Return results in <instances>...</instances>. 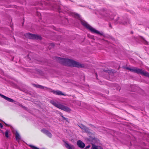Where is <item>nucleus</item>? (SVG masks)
I'll return each instance as SVG.
<instances>
[{
    "instance_id": "f257e3e1",
    "label": "nucleus",
    "mask_w": 149,
    "mask_h": 149,
    "mask_svg": "<svg viewBox=\"0 0 149 149\" xmlns=\"http://www.w3.org/2000/svg\"><path fill=\"white\" fill-rule=\"evenodd\" d=\"M58 61L61 63L68 66H73L77 68H82L84 65L72 60L69 59L58 58Z\"/></svg>"
},
{
    "instance_id": "4be33fe9",
    "label": "nucleus",
    "mask_w": 149,
    "mask_h": 149,
    "mask_svg": "<svg viewBox=\"0 0 149 149\" xmlns=\"http://www.w3.org/2000/svg\"><path fill=\"white\" fill-rule=\"evenodd\" d=\"M145 76L149 77V73L147 72Z\"/></svg>"
},
{
    "instance_id": "39448f33",
    "label": "nucleus",
    "mask_w": 149,
    "mask_h": 149,
    "mask_svg": "<svg viewBox=\"0 0 149 149\" xmlns=\"http://www.w3.org/2000/svg\"><path fill=\"white\" fill-rule=\"evenodd\" d=\"M25 37L30 39L41 40L42 37L40 35L31 34L30 33H26L25 35Z\"/></svg>"
},
{
    "instance_id": "a878e982",
    "label": "nucleus",
    "mask_w": 149,
    "mask_h": 149,
    "mask_svg": "<svg viewBox=\"0 0 149 149\" xmlns=\"http://www.w3.org/2000/svg\"><path fill=\"white\" fill-rule=\"evenodd\" d=\"M124 25H126L127 24V22H125L123 23Z\"/></svg>"
},
{
    "instance_id": "cd10ccee",
    "label": "nucleus",
    "mask_w": 149,
    "mask_h": 149,
    "mask_svg": "<svg viewBox=\"0 0 149 149\" xmlns=\"http://www.w3.org/2000/svg\"><path fill=\"white\" fill-rule=\"evenodd\" d=\"M109 24V26L110 27H111V28H112V26H111V24Z\"/></svg>"
},
{
    "instance_id": "2eb2a0df",
    "label": "nucleus",
    "mask_w": 149,
    "mask_h": 149,
    "mask_svg": "<svg viewBox=\"0 0 149 149\" xmlns=\"http://www.w3.org/2000/svg\"><path fill=\"white\" fill-rule=\"evenodd\" d=\"M79 126L81 129L82 130H84L85 129L86 126L82 124H81L80 126Z\"/></svg>"
},
{
    "instance_id": "dca6fc26",
    "label": "nucleus",
    "mask_w": 149,
    "mask_h": 149,
    "mask_svg": "<svg viewBox=\"0 0 149 149\" xmlns=\"http://www.w3.org/2000/svg\"><path fill=\"white\" fill-rule=\"evenodd\" d=\"M9 132V131L8 130H6L5 132V136L7 138H8L9 137V136H8Z\"/></svg>"
},
{
    "instance_id": "6ab92c4d",
    "label": "nucleus",
    "mask_w": 149,
    "mask_h": 149,
    "mask_svg": "<svg viewBox=\"0 0 149 149\" xmlns=\"http://www.w3.org/2000/svg\"><path fill=\"white\" fill-rule=\"evenodd\" d=\"M92 149H98L97 147V146L94 145H93L92 146Z\"/></svg>"
},
{
    "instance_id": "412c9836",
    "label": "nucleus",
    "mask_w": 149,
    "mask_h": 149,
    "mask_svg": "<svg viewBox=\"0 0 149 149\" xmlns=\"http://www.w3.org/2000/svg\"><path fill=\"white\" fill-rule=\"evenodd\" d=\"M103 72H105L107 73H109L110 71V70H103Z\"/></svg>"
},
{
    "instance_id": "f8f14e48",
    "label": "nucleus",
    "mask_w": 149,
    "mask_h": 149,
    "mask_svg": "<svg viewBox=\"0 0 149 149\" xmlns=\"http://www.w3.org/2000/svg\"><path fill=\"white\" fill-rule=\"evenodd\" d=\"M54 94L58 95H65L61 91H51Z\"/></svg>"
},
{
    "instance_id": "a211bd4d",
    "label": "nucleus",
    "mask_w": 149,
    "mask_h": 149,
    "mask_svg": "<svg viewBox=\"0 0 149 149\" xmlns=\"http://www.w3.org/2000/svg\"><path fill=\"white\" fill-rule=\"evenodd\" d=\"M142 39L144 41V43L146 45H149V43L146 41L144 38H142Z\"/></svg>"
},
{
    "instance_id": "6e6552de",
    "label": "nucleus",
    "mask_w": 149,
    "mask_h": 149,
    "mask_svg": "<svg viewBox=\"0 0 149 149\" xmlns=\"http://www.w3.org/2000/svg\"><path fill=\"white\" fill-rule=\"evenodd\" d=\"M0 96L1 97H3V98L4 99H5L6 100H7L9 102H15L14 100H13V99L10 98L8 97H7L5 96V95H3L2 94H0Z\"/></svg>"
},
{
    "instance_id": "aec40b11",
    "label": "nucleus",
    "mask_w": 149,
    "mask_h": 149,
    "mask_svg": "<svg viewBox=\"0 0 149 149\" xmlns=\"http://www.w3.org/2000/svg\"><path fill=\"white\" fill-rule=\"evenodd\" d=\"M75 16L76 18H77L78 19L80 18V16L78 14H76L75 15Z\"/></svg>"
},
{
    "instance_id": "423d86ee",
    "label": "nucleus",
    "mask_w": 149,
    "mask_h": 149,
    "mask_svg": "<svg viewBox=\"0 0 149 149\" xmlns=\"http://www.w3.org/2000/svg\"><path fill=\"white\" fill-rule=\"evenodd\" d=\"M83 130L84 131V132H86L88 133L89 137H91V140H93L95 139V137L94 136V134L90 132V130L88 127L86 126Z\"/></svg>"
},
{
    "instance_id": "393cba45",
    "label": "nucleus",
    "mask_w": 149,
    "mask_h": 149,
    "mask_svg": "<svg viewBox=\"0 0 149 149\" xmlns=\"http://www.w3.org/2000/svg\"><path fill=\"white\" fill-rule=\"evenodd\" d=\"M19 106L22 107L23 108H25V107L22 105V104H20L19 105Z\"/></svg>"
},
{
    "instance_id": "7c9ffc66",
    "label": "nucleus",
    "mask_w": 149,
    "mask_h": 149,
    "mask_svg": "<svg viewBox=\"0 0 149 149\" xmlns=\"http://www.w3.org/2000/svg\"><path fill=\"white\" fill-rule=\"evenodd\" d=\"M89 125L90 126H93V125H92L91 124H90Z\"/></svg>"
},
{
    "instance_id": "1a4fd4ad",
    "label": "nucleus",
    "mask_w": 149,
    "mask_h": 149,
    "mask_svg": "<svg viewBox=\"0 0 149 149\" xmlns=\"http://www.w3.org/2000/svg\"><path fill=\"white\" fill-rule=\"evenodd\" d=\"M65 146L68 149H75V147L73 145H70L66 141H64Z\"/></svg>"
},
{
    "instance_id": "f03ea898",
    "label": "nucleus",
    "mask_w": 149,
    "mask_h": 149,
    "mask_svg": "<svg viewBox=\"0 0 149 149\" xmlns=\"http://www.w3.org/2000/svg\"><path fill=\"white\" fill-rule=\"evenodd\" d=\"M50 102L54 106L65 111L70 112L71 111V109L68 107L60 104L54 100H51Z\"/></svg>"
},
{
    "instance_id": "bb28decb",
    "label": "nucleus",
    "mask_w": 149,
    "mask_h": 149,
    "mask_svg": "<svg viewBox=\"0 0 149 149\" xmlns=\"http://www.w3.org/2000/svg\"><path fill=\"white\" fill-rule=\"evenodd\" d=\"M90 146H86V148H90Z\"/></svg>"
},
{
    "instance_id": "5701e85b",
    "label": "nucleus",
    "mask_w": 149,
    "mask_h": 149,
    "mask_svg": "<svg viewBox=\"0 0 149 149\" xmlns=\"http://www.w3.org/2000/svg\"><path fill=\"white\" fill-rule=\"evenodd\" d=\"M0 127L1 128H2L3 127V126L2 124L1 123H0Z\"/></svg>"
},
{
    "instance_id": "c85d7f7f",
    "label": "nucleus",
    "mask_w": 149,
    "mask_h": 149,
    "mask_svg": "<svg viewBox=\"0 0 149 149\" xmlns=\"http://www.w3.org/2000/svg\"><path fill=\"white\" fill-rule=\"evenodd\" d=\"M95 74H96V78L97 79V74L96 73Z\"/></svg>"
},
{
    "instance_id": "2f4dec72",
    "label": "nucleus",
    "mask_w": 149,
    "mask_h": 149,
    "mask_svg": "<svg viewBox=\"0 0 149 149\" xmlns=\"http://www.w3.org/2000/svg\"><path fill=\"white\" fill-rule=\"evenodd\" d=\"M131 33H133V32H131Z\"/></svg>"
},
{
    "instance_id": "20e7f679",
    "label": "nucleus",
    "mask_w": 149,
    "mask_h": 149,
    "mask_svg": "<svg viewBox=\"0 0 149 149\" xmlns=\"http://www.w3.org/2000/svg\"><path fill=\"white\" fill-rule=\"evenodd\" d=\"M126 68V69L129 70L131 72H132L137 74H140L145 76L146 75V71H144L141 69H139L137 68L134 67L131 68L129 67H127Z\"/></svg>"
},
{
    "instance_id": "4468645a",
    "label": "nucleus",
    "mask_w": 149,
    "mask_h": 149,
    "mask_svg": "<svg viewBox=\"0 0 149 149\" xmlns=\"http://www.w3.org/2000/svg\"><path fill=\"white\" fill-rule=\"evenodd\" d=\"M15 138L16 140L18 141H19L21 139L19 134L17 132H16L15 133Z\"/></svg>"
},
{
    "instance_id": "ddd939ff",
    "label": "nucleus",
    "mask_w": 149,
    "mask_h": 149,
    "mask_svg": "<svg viewBox=\"0 0 149 149\" xmlns=\"http://www.w3.org/2000/svg\"><path fill=\"white\" fill-rule=\"evenodd\" d=\"M33 86H34L35 87H36V88H40V89H44L45 88H46L47 89V88L46 87H45L44 86H41V85H40L36 84H33Z\"/></svg>"
},
{
    "instance_id": "7ed1b4c3",
    "label": "nucleus",
    "mask_w": 149,
    "mask_h": 149,
    "mask_svg": "<svg viewBox=\"0 0 149 149\" xmlns=\"http://www.w3.org/2000/svg\"><path fill=\"white\" fill-rule=\"evenodd\" d=\"M81 23L82 25L87 29H89L92 32L97 33L101 36H102L103 35V33L102 32H100L98 31L92 27L86 22L82 21H81Z\"/></svg>"
},
{
    "instance_id": "0eeeda50",
    "label": "nucleus",
    "mask_w": 149,
    "mask_h": 149,
    "mask_svg": "<svg viewBox=\"0 0 149 149\" xmlns=\"http://www.w3.org/2000/svg\"><path fill=\"white\" fill-rule=\"evenodd\" d=\"M41 131L44 133L46 134L50 138L52 137V134L48 130H46L45 128L42 129L41 130Z\"/></svg>"
},
{
    "instance_id": "9b49d317",
    "label": "nucleus",
    "mask_w": 149,
    "mask_h": 149,
    "mask_svg": "<svg viewBox=\"0 0 149 149\" xmlns=\"http://www.w3.org/2000/svg\"><path fill=\"white\" fill-rule=\"evenodd\" d=\"M108 11L104 9H103L100 12L101 14L103 16L107 17L109 16L108 13Z\"/></svg>"
},
{
    "instance_id": "f3484780",
    "label": "nucleus",
    "mask_w": 149,
    "mask_h": 149,
    "mask_svg": "<svg viewBox=\"0 0 149 149\" xmlns=\"http://www.w3.org/2000/svg\"><path fill=\"white\" fill-rule=\"evenodd\" d=\"M61 116L63 120H66L67 122L68 121V119L64 117L63 116V115L62 114H61Z\"/></svg>"
},
{
    "instance_id": "c756f323",
    "label": "nucleus",
    "mask_w": 149,
    "mask_h": 149,
    "mask_svg": "<svg viewBox=\"0 0 149 149\" xmlns=\"http://www.w3.org/2000/svg\"><path fill=\"white\" fill-rule=\"evenodd\" d=\"M4 123L5 124V125H6V126H8V124H7L6 123H5L4 122Z\"/></svg>"
},
{
    "instance_id": "9d476101",
    "label": "nucleus",
    "mask_w": 149,
    "mask_h": 149,
    "mask_svg": "<svg viewBox=\"0 0 149 149\" xmlns=\"http://www.w3.org/2000/svg\"><path fill=\"white\" fill-rule=\"evenodd\" d=\"M77 144L79 147L81 148H84L85 146L84 143L80 140L77 141Z\"/></svg>"
},
{
    "instance_id": "b1692460",
    "label": "nucleus",
    "mask_w": 149,
    "mask_h": 149,
    "mask_svg": "<svg viewBox=\"0 0 149 149\" xmlns=\"http://www.w3.org/2000/svg\"><path fill=\"white\" fill-rule=\"evenodd\" d=\"M19 106L22 107L23 108H25V107L22 105V104H20L19 105Z\"/></svg>"
}]
</instances>
